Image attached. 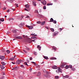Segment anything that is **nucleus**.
<instances>
[{
    "instance_id": "nucleus-37",
    "label": "nucleus",
    "mask_w": 79,
    "mask_h": 79,
    "mask_svg": "<svg viewBox=\"0 0 79 79\" xmlns=\"http://www.w3.org/2000/svg\"><path fill=\"white\" fill-rule=\"evenodd\" d=\"M56 27L57 28H58V27H60V26H59V25H56Z\"/></svg>"
},
{
    "instance_id": "nucleus-44",
    "label": "nucleus",
    "mask_w": 79,
    "mask_h": 79,
    "mask_svg": "<svg viewBox=\"0 0 79 79\" xmlns=\"http://www.w3.org/2000/svg\"><path fill=\"white\" fill-rule=\"evenodd\" d=\"M6 52H7V53H10V51L7 50L6 51Z\"/></svg>"
},
{
    "instance_id": "nucleus-6",
    "label": "nucleus",
    "mask_w": 79,
    "mask_h": 79,
    "mask_svg": "<svg viewBox=\"0 0 79 79\" xmlns=\"http://www.w3.org/2000/svg\"><path fill=\"white\" fill-rule=\"evenodd\" d=\"M0 59L2 60H3L5 59V56H0Z\"/></svg>"
},
{
    "instance_id": "nucleus-21",
    "label": "nucleus",
    "mask_w": 79,
    "mask_h": 79,
    "mask_svg": "<svg viewBox=\"0 0 79 79\" xmlns=\"http://www.w3.org/2000/svg\"><path fill=\"white\" fill-rule=\"evenodd\" d=\"M14 60H15V59L13 57H12L9 59L10 60H11L12 61H13Z\"/></svg>"
},
{
    "instance_id": "nucleus-60",
    "label": "nucleus",
    "mask_w": 79,
    "mask_h": 79,
    "mask_svg": "<svg viewBox=\"0 0 79 79\" xmlns=\"http://www.w3.org/2000/svg\"><path fill=\"white\" fill-rule=\"evenodd\" d=\"M25 10L26 11H28V10H27V9H26V8H25Z\"/></svg>"
},
{
    "instance_id": "nucleus-57",
    "label": "nucleus",
    "mask_w": 79,
    "mask_h": 79,
    "mask_svg": "<svg viewBox=\"0 0 79 79\" xmlns=\"http://www.w3.org/2000/svg\"><path fill=\"white\" fill-rule=\"evenodd\" d=\"M6 7H4V8L3 9V10H6Z\"/></svg>"
},
{
    "instance_id": "nucleus-30",
    "label": "nucleus",
    "mask_w": 79,
    "mask_h": 79,
    "mask_svg": "<svg viewBox=\"0 0 79 79\" xmlns=\"http://www.w3.org/2000/svg\"><path fill=\"white\" fill-rule=\"evenodd\" d=\"M31 39H37V38L35 37V36H33L31 37Z\"/></svg>"
},
{
    "instance_id": "nucleus-8",
    "label": "nucleus",
    "mask_w": 79,
    "mask_h": 79,
    "mask_svg": "<svg viewBox=\"0 0 79 79\" xmlns=\"http://www.w3.org/2000/svg\"><path fill=\"white\" fill-rule=\"evenodd\" d=\"M18 67H15L13 69H12V70L14 71H16V70H18Z\"/></svg>"
},
{
    "instance_id": "nucleus-27",
    "label": "nucleus",
    "mask_w": 79,
    "mask_h": 79,
    "mask_svg": "<svg viewBox=\"0 0 79 79\" xmlns=\"http://www.w3.org/2000/svg\"><path fill=\"white\" fill-rule=\"evenodd\" d=\"M68 66H69V68H72V65L70 64Z\"/></svg>"
},
{
    "instance_id": "nucleus-33",
    "label": "nucleus",
    "mask_w": 79,
    "mask_h": 79,
    "mask_svg": "<svg viewBox=\"0 0 79 79\" xmlns=\"http://www.w3.org/2000/svg\"><path fill=\"white\" fill-rule=\"evenodd\" d=\"M9 2H10V3H12L13 2V0H9L8 1Z\"/></svg>"
},
{
    "instance_id": "nucleus-35",
    "label": "nucleus",
    "mask_w": 79,
    "mask_h": 79,
    "mask_svg": "<svg viewBox=\"0 0 79 79\" xmlns=\"http://www.w3.org/2000/svg\"><path fill=\"white\" fill-rule=\"evenodd\" d=\"M31 35L32 36H34V35H35V36H37L36 35H34V34H31Z\"/></svg>"
},
{
    "instance_id": "nucleus-11",
    "label": "nucleus",
    "mask_w": 79,
    "mask_h": 79,
    "mask_svg": "<svg viewBox=\"0 0 79 79\" xmlns=\"http://www.w3.org/2000/svg\"><path fill=\"white\" fill-rule=\"evenodd\" d=\"M58 34V32L57 31H56L54 33L53 35V36H55L56 35V34Z\"/></svg>"
},
{
    "instance_id": "nucleus-63",
    "label": "nucleus",
    "mask_w": 79,
    "mask_h": 79,
    "mask_svg": "<svg viewBox=\"0 0 79 79\" xmlns=\"http://www.w3.org/2000/svg\"><path fill=\"white\" fill-rule=\"evenodd\" d=\"M21 17H22V18H23V17H24V15H22L21 16Z\"/></svg>"
},
{
    "instance_id": "nucleus-28",
    "label": "nucleus",
    "mask_w": 79,
    "mask_h": 79,
    "mask_svg": "<svg viewBox=\"0 0 79 79\" xmlns=\"http://www.w3.org/2000/svg\"><path fill=\"white\" fill-rule=\"evenodd\" d=\"M40 75H41V74L40 73V72H39L38 73L37 76H40Z\"/></svg>"
},
{
    "instance_id": "nucleus-15",
    "label": "nucleus",
    "mask_w": 79,
    "mask_h": 79,
    "mask_svg": "<svg viewBox=\"0 0 79 79\" xmlns=\"http://www.w3.org/2000/svg\"><path fill=\"white\" fill-rule=\"evenodd\" d=\"M52 68L53 69H56L57 68V66L56 65H54L52 66Z\"/></svg>"
},
{
    "instance_id": "nucleus-17",
    "label": "nucleus",
    "mask_w": 79,
    "mask_h": 79,
    "mask_svg": "<svg viewBox=\"0 0 79 79\" xmlns=\"http://www.w3.org/2000/svg\"><path fill=\"white\" fill-rule=\"evenodd\" d=\"M25 6L26 8H29V5L28 4L25 5Z\"/></svg>"
},
{
    "instance_id": "nucleus-53",
    "label": "nucleus",
    "mask_w": 79,
    "mask_h": 79,
    "mask_svg": "<svg viewBox=\"0 0 79 79\" xmlns=\"http://www.w3.org/2000/svg\"><path fill=\"white\" fill-rule=\"evenodd\" d=\"M21 67L22 68H24V65H21Z\"/></svg>"
},
{
    "instance_id": "nucleus-40",
    "label": "nucleus",
    "mask_w": 79,
    "mask_h": 79,
    "mask_svg": "<svg viewBox=\"0 0 79 79\" xmlns=\"http://www.w3.org/2000/svg\"><path fill=\"white\" fill-rule=\"evenodd\" d=\"M55 79H58V78H59V77L58 76H55Z\"/></svg>"
},
{
    "instance_id": "nucleus-7",
    "label": "nucleus",
    "mask_w": 79,
    "mask_h": 79,
    "mask_svg": "<svg viewBox=\"0 0 79 79\" xmlns=\"http://www.w3.org/2000/svg\"><path fill=\"white\" fill-rule=\"evenodd\" d=\"M41 3L44 5H45L47 4V2L45 0H43V2H41Z\"/></svg>"
},
{
    "instance_id": "nucleus-34",
    "label": "nucleus",
    "mask_w": 79,
    "mask_h": 79,
    "mask_svg": "<svg viewBox=\"0 0 79 79\" xmlns=\"http://www.w3.org/2000/svg\"><path fill=\"white\" fill-rule=\"evenodd\" d=\"M35 13H38V14H39V12H38V10H35Z\"/></svg>"
},
{
    "instance_id": "nucleus-26",
    "label": "nucleus",
    "mask_w": 79,
    "mask_h": 79,
    "mask_svg": "<svg viewBox=\"0 0 79 79\" xmlns=\"http://www.w3.org/2000/svg\"><path fill=\"white\" fill-rule=\"evenodd\" d=\"M53 22V18H51L50 21V22Z\"/></svg>"
},
{
    "instance_id": "nucleus-36",
    "label": "nucleus",
    "mask_w": 79,
    "mask_h": 79,
    "mask_svg": "<svg viewBox=\"0 0 79 79\" xmlns=\"http://www.w3.org/2000/svg\"><path fill=\"white\" fill-rule=\"evenodd\" d=\"M15 5L16 7V8H17V7H18V6H18V4H16V3L15 4Z\"/></svg>"
},
{
    "instance_id": "nucleus-62",
    "label": "nucleus",
    "mask_w": 79,
    "mask_h": 79,
    "mask_svg": "<svg viewBox=\"0 0 79 79\" xmlns=\"http://www.w3.org/2000/svg\"><path fill=\"white\" fill-rule=\"evenodd\" d=\"M29 18V16L27 15V16L26 17V18Z\"/></svg>"
},
{
    "instance_id": "nucleus-24",
    "label": "nucleus",
    "mask_w": 79,
    "mask_h": 79,
    "mask_svg": "<svg viewBox=\"0 0 79 79\" xmlns=\"http://www.w3.org/2000/svg\"><path fill=\"white\" fill-rule=\"evenodd\" d=\"M53 5V4L52 3H48L47 4V5L48 6H49V5Z\"/></svg>"
},
{
    "instance_id": "nucleus-39",
    "label": "nucleus",
    "mask_w": 79,
    "mask_h": 79,
    "mask_svg": "<svg viewBox=\"0 0 79 79\" xmlns=\"http://www.w3.org/2000/svg\"><path fill=\"white\" fill-rule=\"evenodd\" d=\"M46 6H44L43 7V9H44V10H45L46 9Z\"/></svg>"
},
{
    "instance_id": "nucleus-19",
    "label": "nucleus",
    "mask_w": 79,
    "mask_h": 79,
    "mask_svg": "<svg viewBox=\"0 0 79 79\" xmlns=\"http://www.w3.org/2000/svg\"><path fill=\"white\" fill-rule=\"evenodd\" d=\"M0 68L2 69H4L5 67H4V66H3V65H2L1 66Z\"/></svg>"
},
{
    "instance_id": "nucleus-61",
    "label": "nucleus",
    "mask_w": 79,
    "mask_h": 79,
    "mask_svg": "<svg viewBox=\"0 0 79 79\" xmlns=\"http://www.w3.org/2000/svg\"><path fill=\"white\" fill-rule=\"evenodd\" d=\"M32 70V68H31L30 69V71H31Z\"/></svg>"
},
{
    "instance_id": "nucleus-64",
    "label": "nucleus",
    "mask_w": 79,
    "mask_h": 79,
    "mask_svg": "<svg viewBox=\"0 0 79 79\" xmlns=\"http://www.w3.org/2000/svg\"><path fill=\"white\" fill-rule=\"evenodd\" d=\"M12 64H15V63H14V62H12Z\"/></svg>"
},
{
    "instance_id": "nucleus-25",
    "label": "nucleus",
    "mask_w": 79,
    "mask_h": 79,
    "mask_svg": "<svg viewBox=\"0 0 79 79\" xmlns=\"http://www.w3.org/2000/svg\"><path fill=\"white\" fill-rule=\"evenodd\" d=\"M50 60H56V58L55 57H52L50 58Z\"/></svg>"
},
{
    "instance_id": "nucleus-43",
    "label": "nucleus",
    "mask_w": 79,
    "mask_h": 79,
    "mask_svg": "<svg viewBox=\"0 0 79 79\" xmlns=\"http://www.w3.org/2000/svg\"><path fill=\"white\" fill-rule=\"evenodd\" d=\"M24 64H25V65H26L27 66H28V65L27 64V62H24Z\"/></svg>"
},
{
    "instance_id": "nucleus-55",
    "label": "nucleus",
    "mask_w": 79,
    "mask_h": 79,
    "mask_svg": "<svg viewBox=\"0 0 79 79\" xmlns=\"http://www.w3.org/2000/svg\"><path fill=\"white\" fill-rule=\"evenodd\" d=\"M9 20H11V19H13V20H14V19H13V18L11 19V18H9Z\"/></svg>"
},
{
    "instance_id": "nucleus-20",
    "label": "nucleus",
    "mask_w": 79,
    "mask_h": 79,
    "mask_svg": "<svg viewBox=\"0 0 79 79\" xmlns=\"http://www.w3.org/2000/svg\"><path fill=\"white\" fill-rule=\"evenodd\" d=\"M52 50H54V51H56V47H55V46H53Z\"/></svg>"
},
{
    "instance_id": "nucleus-12",
    "label": "nucleus",
    "mask_w": 79,
    "mask_h": 79,
    "mask_svg": "<svg viewBox=\"0 0 79 79\" xmlns=\"http://www.w3.org/2000/svg\"><path fill=\"white\" fill-rule=\"evenodd\" d=\"M23 25L24 24L21 23L19 25V26L20 27H22Z\"/></svg>"
},
{
    "instance_id": "nucleus-51",
    "label": "nucleus",
    "mask_w": 79,
    "mask_h": 79,
    "mask_svg": "<svg viewBox=\"0 0 79 79\" xmlns=\"http://www.w3.org/2000/svg\"><path fill=\"white\" fill-rule=\"evenodd\" d=\"M6 12L7 13H9V12H10V9H8V10H7L6 11Z\"/></svg>"
},
{
    "instance_id": "nucleus-54",
    "label": "nucleus",
    "mask_w": 79,
    "mask_h": 79,
    "mask_svg": "<svg viewBox=\"0 0 79 79\" xmlns=\"http://www.w3.org/2000/svg\"><path fill=\"white\" fill-rule=\"evenodd\" d=\"M26 61H27V63H29V60H28L27 59L26 60Z\"/></svg>"
},
{
    "instance_id": "nucleus-3",
    "label": "nucleus",
    "mask_w": 79,
    "mask_h": 79,
    "mask_svg": "<svg viewBox=\"0 0 79 79\" xmlns=\"http://www.w3.org/2000/svg\"><path fill=\"white\" fill-rule=\"evenodd\" d=\"M22 62V60H18L16 62V64H19V63H21Z\"/></svg>"
},
{
    "instance_id": "nucleus-42",
    "label": "nucleus",
    "mask_w": 79,
    "mask_h": 79,
    "mask_svg": "<svg viewBox=\"0 0 79 79\" xmlns=\"http://www.w3.org/2000/svg\"><path fill=\"white\" fill-rule=\"evenodd\" d=\"M53 23L54 24H56V20H53Z\"/></svg>"
},
{
    "instance_id": "nucleus-47",
    "label": "nucleus",
    "mask_w": 79,
    "mask_h": 79,
    "mask_svg": "<svg viewBox=\"0 0 79 79\" xmlns=\"http://www.w3.org/2000/svg\"><path fill=\"white\" fill-rule=\"evenodd\" d=\"M1 74H2V75H5V74L4 72H1Z\"/></svg>"
},
{
    "instance_id": "nucleus-23",
    "label": "nucleus",
    "mask_w": 79,
    "mask_h": 79,
    "mask_svg": "<svg viewBox=\"0 0 79 79\" xmlns=\"http://www.w3.org/2000/svg\"><path fill=\"white\" fill-rule=\"evenodd\" d=\"M44 59H46V60H48V58L47 56H44Z\"/></svg>"
},
{
    "instance_id": "nucleus-18",
    "label": "nucleus",
    "mask_w": 79,
    "mask_h": 79,
    "mask_svg": "<svg viewBox=\"0 0 79 79\" xmlns=\"http://www.w3.org/2000/svg\"><path fill=\"white\" fill-rule=\"evenodd\" d=\"M1 63L2 64V66H5V65H6V64L3 62H1Z\"/></svg>"
},
{
    "instance_id": "nucleus-41",
    "label": "nucleus",
    "mask_w": 79,
    "mask_h": 79,
    "mask_svg": "<svg viewBox=\"0 0 79 79\" xmlns=\"http://www.w3.org/2000/svg\"><path fill=\"white\" fill-rule=\"evenodd\" d=\"M51 30L52 32H54V29L53 28H51Z\"/></svg>"
},
{
    "instance_id": "nucleus-13",
    "label": "nucleus",
    "mask_w": 79,
    "mask_h": 79,
    "mask_svg": "<svg viewBox=\"0 0 79 79\" xmlns=\"http://www.w3.org/2000/svg\"><path fill=\"white\" fill-rule=\"evenodd\" d=\"M38 14V15H37V16L38 17H39V18H41V17H42V16H43V15H40L39 14V13Z\"/></svg>"
},
{
    "instance_id": "nucleus-56",
    "label": "nucleus",
    "mask_w": 79,
    "mask_h": 79,
    "mask_svg": "<svg viewBox=\"0 0 79 79\" xmlns=\"http://www.w3.org/2000/svg\"><path fill=\"white\" fill-rule=\"evenodd\" d=\"M30 60H32V57H31L30 58Z\"/></svg>"
},
{
    "instance_id": "nucleus-32",
    "label": "nucleus",
    "mask_w": 79,
    "mask_h": 79,
    "mask_svg": "<svg viewBox=\"0 0 79 79\" xmlns=\"http://www.w3.org/2000/svg\"><path fill=\"white\" fill-rule=\"evenodd\" d=\"M0 20L1 21H2V22H3V21H4V19L2 18L0 19Z\"/></svg>"
},
{
    "instance_id": "nucleus-59",
    "label": "nucleus",
    "mask_w": 79,
    "mask_h": 79,
    "mask_svg": "<svg viewBox=\"0 0 79 79\" xmlns=\"http://www.w3.org/2000/svg\"><path fill=\"white\" fill-rule=\"evenodd\" d=\"M65 63H63L62 65L64 66H65Z\"/></svg>"
},
{
    "instance_id": "nucleus-22",
    "label": "nucleus",
    "mask_w": 79,
    "mask_h": 79,
    "mask_svg": "<svg viewBox=\"0 0 79 79\" xmlns=\"http://www.w3.org/2000/svg\"><path fill=\"white\" fill-rule=\"evenodd\" d=\"M12 32H13V33H14L15 34V33H16V30H13L12 31Z\"/></svg>"
},
{
    "instance_id": "nucleus-5",
    "label": "nucleus",
    "mask_w": 79,
    "mask_h": 79,
    "mask_svg": "<svg viewBox=\"0 0 79 79\" xmlns=\"http://www.w3.org/2000/svg\"><path fill=\"white\" fill-rule=\"evenodd\" d=\"M27 41L28 43H31L32 42V40L31 39H29V38H27Z\"/></svg>"
},
{
    "instance_id": "nucleus-10",
    "label": "nucleus",
    "mask_w": 79,
    "mask_h": 79,
    "mask_svg": "<svg viewBox=\"0 0 79 79\" xmlns=\"http://www.w3.org/2000/svg\"><path fill=\"white\" fill-rule=\"evenodd\" d=\"M33 2V5L34 6H36V4H35V1H34L32 2Z\"/></svg>"
},
{
    "instance_id": "nucleus-4",
    "label": "nucleus",
    "mask_w": 79,
    "mask_h": 79,
    "mask_svg": "<svg viewBox=\"0 0 79 79\" xmlns=\"http://www.w3.org/2000/svg\"><path fill=\"white\" fill-rule=\"evenodd\" d=\"M14 38H16V39H22L23 37L21 36H15L14 37Z\"/></svg>"
},
{
    "instance_id": "nucleus-48",
    "label": "nucleus",
    "mask_w": 79,
    "mask_h": 79,
    "mask_svg": "<svg viewBox=\"0 0 79 79\" xmlns=\"http://www.w3.org/2000/svg\"><path fill=\"white\" fill-rule=\"evenodd\" d=\"M26 50H30V48H26Z\"/></svg>"
},
{
    "instance_id": "nucleus-1",
    "label": "nucleus",
    "mask_w": 79,
    "mask_h": 79,
    "mask_svg": "<svg viewBox=\"0 0 79 79\" xmlns=\"http://www.w3.org/2000/svg\"><path fill=\"white\" fill-rule=\"evenodd\" d=\"M56 72L57 73H60H60H62V70L61 69L60 67H59L58 69L56 70Z\"/></svg>"
},
{
    "instance_id": "nucleus-49",
    "label": "nucleus",
    "mask_w": 79,
    "mask_h": 79,
    "mask_svg": "<svg viewBox=\"0 0 79 79\" xmlns=\"http://www.w3.org/2000/svg\"><path fill=\"white\" fill-rule=\"evenodd\" d=\"M37 24H40V23H40V21H38L37 22Z\"/></svg>"
},
{
    "instance_id": "nucleus-46",
    "label": "nucleus",
    "mask_w": 79,
    "mask_h": 79,
    "mask_svg": "<svg viewBox=\"0 0 79 79\" xmlns=\"http://www.w3.org/2000/svg\"><path fill=\"white\" fill-rule=\"evenodd\" d=\"M31 63H33V64H35V65L36 66V64H35V62H31Z\"/></svg>"
},
{
    "instance_id": "nucleus-52",
    "label": "nucleus",
    "mask_w": 79,
    "mask_h": 79,
    "mask_svg": "<svg viewBox=\"0 0 79 79\" xmlns=\"http://www.w3.org/2000/svg\"><path fill=\"white\" fill-rule=\"evenodd\" d=\"M4 77H2L1 78H0V79H4Z\"/></svg>"
},
{
    "instance_id": "nucleus-2",
    "label": "nucleus",
    "mask_w": 79,
    "mask_h": 79,
    "mask_svg": "<svg viewBox=\"0 0 79 79\" xmlns=\"http://www.w3.org/2000/svg\"><path fill=\"white\" fill-rule=\"evenodd\" d=\"M26 27H28L29 29L31 30L33 29V26H29L27 25H26Z\"/></svg>"
},
{
    "instance_id": "nucleus-50",
    "label": "nucleus",
    "mask_w": 79,
    "mask_h": 79,
    "mask_svg": "<svg viewBox=\"0 0 79 79\" xmlns=\"http://www.w3.org/2000/svg\"><path fill=\"white\" fill-rule=\"evenodd\" d=\"M72 70H73V71H75V70H76V69L74 68H73L72 69Z\"/></svg>"
},
{
    "instance_id": "nucleus-16",
    "label": "nucleus",
    "mask_w": 79,
    "mask_h": 79,
    "mask_svg": "<svg viewBox=\"0 0 79 79\" xmlns=\"http://www.w3.org/2000/svg\"><path fill=\"white\" fill-rule=\"evenodd\" d=\"M37 48H39V50H41V47H40V45H38V46H37Z\"/></svg>"
},
{
    "instance_id": "nucleus-29",
    "label": "nucleus",
    "mask_w": 79,
    "mask_h": 79,
    "mask_svg": "<svg viewBox=\"0 0 79 79\" xmlns=\"http://www.w3.org/2000/svg\"><path fill=\"white\" fill-rule=\"evenodd\" d=\"M65 69H68V68H69L68 65H66V66L65 67Z\"/></svg>"
},
{
    "instance_id": "nucleus-38",
    "label": "nucleus",
    "mask_w": 79,
    "mask_h": 79,
    "mask_svg": "<svg viewBox=\"0 0 79 79\" xmlns=\"http://www.w3.org/2000/svg\"><path fill=\"white\" fill-rule=\"evenodd\" d=\"M34 54L35 55H37V52H34Z\"/></svg>"
},
{
    "instance_id": "nucleus-31",
    "label": "nucleus",
    "mask_w": 79,
    "mask_h": 79,
    "mask_svg": "<svg viewBox=\"0 0 79 79\" xmlns=\"http://www.w3.org/2000/svg\"><path fill=\"white\" fill-rule=\"evenodd\" d=\"M60 67L62 68H64V66H63L62 64L61 65H60Z\"/></svg>"
},
{
    "instance_id": "nucleus-45",
    "label": "nucleus",
    "mask_w": 79,
    "mask_h": 79,
    "mask_svg": "<svg viewBox=\"0 0 79 79\" xmlns=\"http://www.w3.org/2000/svg\"><path fill=\"white\" fill-rule=\"evenodd\" d=\"M23 52L25 53H27V51H26L25 50H23Z\"/></svg>"
},
{
    "instance_id": "nucleus-9",
    "label": "nucleus",
    "mask_w": 79,
    "mask_h": 79,
    "mask_svg": "<svg viewBox=\"0 0 79 79\" xmlns=\"http://www.w3.org/2000/svg\"><path fill=\"white\" fill-rule=\"evenodd\" d=\"M63 79H65V78H68L69 76L68 75H66L65 76H64L63 77Z\"/></svg>"
},
{
    "instance_id": "nucleus-14",
    "label": "nucleus",
    "mask_w": 79,
    "mask_h": 79,
    "mask_svg": "<svg viewBox=\"0 0 79 79\" xmlns=\"http://www.w3.org/2000/svg\"><path fill=\"white\" fill-rule=\"evenodd\" d=\"M45 21H44L41 23V25L42 26H43L45 25Z\"/></svg>"
},
{
    "instance_id": "nucleus-58",
    "label": "nucleus",
    "mask_w": 79,
    "mask_h": 79,
    "mask_svg": "<svg viewBox=\"0 0 79 79\" xmlns=\"http://www.w3.org/2000/svg\"><path fill=\"white\" fill-rule=\"evenodd\" d=\"M45 27V28H46L47 29H49L48 27Z\"/></svg>"
}]
</instances>
